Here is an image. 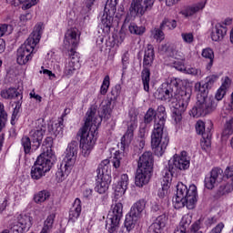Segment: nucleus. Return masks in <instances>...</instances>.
I'll list each match as a JSON object with an SVG mask.
<instances>
[{"instance_id":"f257e3e1","label":"nucleus","mask_w":233,"mask_h":233,"mask_svg":"<svg viewBox=\"0 0 233 233\" xmlns=\"http://www.w3.org/2000/svg\"><path fill=\"white\" fill-rule=\"evenodd\" d=\"M112 102L108 101L101 107V114L99 116H96L97 108L90 107L86 112V118L83 127L77 132V137H80V148H82V154L85 157L90 156L92 148L96 145V139H97V128L105 119H110V114H112Z\"/></svg>"},{"instance_id":"f03ea898","label":"nucleus","mask_w":233,"mask_h":233,"mask_svg":"<svg viewBox=\"0 0 233 233\" xmlns=\"http://www.w3.org/2000/svg\"><path fill=\"white\" fill-rule=\"evenodd\" d=\"M219 76L216 75L209 76L206 78V83L201 86H196V88H198V101L190 110V116L193 117H205L208 114H212L216 108H218V103L213 96H208V88H212V85L218 81Z\"/></svg>"},{"instance_id":"7ed1b4c3","label":"nucleus","mask_w":233,"mask_h":233,"mask_svg":"<svg viewBox=\"0 0 233 233\" xmlns=\"http://www.w3.org/2000/svg\"><path fill=\"white\" fill-rule=\"evenodd\" d=\"M156 114L158 120H155L154 128L151 133V147L155 156L161 157V156L165 154V150H167L168 143H170L168 132L165 127V123H167V111L165 106H158Z\"/></svg>"},{"instance_id":"20e7f679","label":"nucleus","mask_w":233,"mask_h":233,"mask_svg":"<svg viewBox=\"0 0 233 233\" xmlns=\"http://www.w3.org/2000/svg\"><path fill=\"white\" fill-rule=\"evenodd\" d=\"M174 207L177 209L187 207L188 210H194L198 203V187L191 185L187 187L183 183L177 186V194L173 198Z\"/></svg>"},{"instance_id":"39448f33","label":"nucleus","mask_w":233,"mask_h":233,"mask_svg":"<svg viewBox=\"0 0 233 233\" xmlns=\"http://www.w3.org/2000/svg\"><path fill=\"white\" fill-rule=\"evenodd\" d=\"M64 45L66 48H69L70 45L72 46L69 51L71 60L66 66L64 71L65 76L70 77V76H74V72H76V70H77L80 66L79 59L73 56H76V46L79 45V30L77 28L73 27L66 31L65 35Z\"/></svg>"},{"instance_id":"423d86ee","label":"nucleus","mask_w":233,"mask_h":233,"mask_svg":"<svg viewBox=\"0 0 233 233\" xmlns=\"http://www.w3.org/2000/svg\"><path fill=\"white\" fill-rule=\"evenodd\" d=\"M46 132V124H45L44 119L39 118L35 122V127L32 129L29 133L32 140L28 137H23L21 139V145L24 148V152L25 155L31 154L32 148L34 150H37V148L41 147V143L43 141V137H45Z\"/></svg>"},{"instance_id":"0eeeda50","label":"nucleus","mask_w":233,"mask_h":233,"mask_svg":"<svg viewBox=\"0 0 233 233\" xmlns=\"http://www.w3.org/2000/svg\"><path fill=\"white\" fill-rule=\"evenodd\" d=\"M77 150H79V142L71 141L67 146L64 162L56 174L60 181H64L72 171V167L76 163V157H77Z\"/></svg>"},{"instance_id":"6e6552de","label":"nucleus","mask_w":233,"mask_h":233,"mask_svg":"<svg viewBox=\"0 0 233 233\" xmlns=\"http://www.w3.org/2000/svg\"><path fill=\"white\" fill-rule=\"evenodd\" d=\"M186 152H183L181 156L175 155L170 160H168L167 166L164 169V181L170 183L174 176H177L179 170H187L190 167V160Z\"/></svg>"},{"instance_id":"1a4fd4ad","label":"nucleus","mask_w":233,"mask_h":233,"mask_svg":"<svg viewBox=\"0 0 233 233\" xmlns=\"http://www.w3.org/2000/svg\"><path fill=\"white\" fill-rule=\"evenodd\" d=\"M190 97H192V88L184 87L183 89L177 90V96H175L177 103L174 106L172 114V118L176 123H179L183 119V114L188 107Z\"/></svg>"},{"instance_id":"9d476101","label":"nucleus","mask_w":233,"mask_h":233,"mask_svg":"<svg viewBox=\"0 0 233 233\" xmlns=\"http://www.w3.org/2000/svg\"><path fill=\"white\" fill-rule=\"evenodd\" d=\"M108 165H110V160L104 159L96 169V185L95 190L98 194H105L108 190V187L111 183L110 175L108 174Z\"/></svg>"},{"instance_id":"9b49d317","label":"nucleus","mask_w":233,"mask_h":233,"mask_svg":"<svg viewBox=\"0 0 233 233\" xmlns=\"http://www.w3.org/2000/svg\"><path fill=\"white\" fill-rule=\"evenodd\" d=\"M177 90H179V82L177 78H173L170 82L162 84L161 87L155 93V97L160 101L170 103L177 96Z\"/></svg>"},{"instance_id":"f8f14e48","label":"nucleus","mask_w":233,"mask_h":233,"mask_svg":"<svg viewBox=\"0 0 233 233\" xmlns=\"http://www.w3.org/2000/svg\"><path fill=\"white\" fill-rule=\"evenodd\" d=\"M0 96L3 99H15L19 98L18 101L15 102V106L14 108L12 116H11V125H15V121H17L19 117V112L21 110V106L23 105V94H21L17 89L14 87H9L7 89H3L0 92Z\"/></svg>"},{"instance_id":"ddd939ff","label":"nucleus","mask_w":233,"mask_h":233,"mask_svg":"<svg viewBox=\"0 0 233 233\" xmlns=\"http://www.w3.org/2000/svg\"><path fill=\"white\" fill-rule=\"evenodd\" d=\"M123 218V204L118 202L115 204L113 209L109 211L106 220V228L107 232L114 233L119 228V221Z\"/></svg>"},{"instance_id":"4468645a","label":"nucleus","mask_w":233,"mask_h":233,"mask_svg":"<svg viewBox=\"0 0 233 233\" xmlns=\"http://www.w3.org/2000/svg\"><path fill=\"white\" fill-rule=\"evenodd\" d=\"M52 167H54L53 160L38 157L34 166L31 167L32 179L35 181L41 179L46 172H50Z\"/></svg>"},{"instance_id":"2eb2a0df","label":"nucleus","mask_w":233,"mask_h":233,"mask_svg":"<svg viewBox=\"0 0 233 233\" xmlns=\"http://www.w3.org/2000/svg\"><path fill=\"white\" fill-rule=\"evenodd\" d=\"M116 6L117 0H107L105 5L104 14L101 18L103 31L108 34L110 28L114 26V15H116Z\"/></svg>"},{"instance_id":"dca6fc26","label":"nucleus","mask_w":233,"mask_h":233,"mask_svg":"<svg viewBox=\"0 0 233 233\" xmlns=\"http://www.w3.org/2000/svg\"><path fill=\"white\" fill-rule=\"evenodd\" d=\"M32 38L26 39L25 42L16 51V63L20 66L26 65L31 61L35 44L32 43Z\"/></svg>"},{"instance_id":"f3484780","label":"nucleus","mask_w":233,"mask_h":233,"mask_svg":"<svg viewBox=\"0 0 233 233\" xmlns=\"http://www.w3.org/2000/svg\"><path fill=\"white\" fill-rule=\"evenodd\" d=\"M156 0H133L129 8V12L133 17L137 15H145V12L152 10Z\"/></svg>"},{"instance_id":"a211bd4d","label":"nucleus","mask_w":233,"mask_h":233,"mask_svg":"<svg viewBox=\"0 0 233 233\" xmlns=\"http://www.w3.org/2000/svg\"><path fill=\"white\" fill-rule=\"evenodd\" d=\"M208 128L205 129V123L203 121H198L197 122L196 125V130L197 133L199 136H202L203 141H202V147H207V148H208V147H210V139H212V121H208Z\"/></svg>"},{"instance_id":"6ab92c4d","label":"nucleus","mask_w":233,"mask_h":233,"mask_svg":"<svg viewBox=\"0 0 233 233\" xmlns=\"http://www.w3.org/2000/svg\"><path fill=\"white\" fill-rule=\"evenodd\" d=\"M221 179H223V169L219 167L213 168L210 172V176L206 177L204 180L206 188L212 190Z\"/></svg>"},{"instance_id":"aec40b11","label":"nucleus","mask_w":233,"mask_h":233,"mask_svg":"<svg viewBox=\"0 0 233 233\" xmlns=\"http://www.w3.org/2000/svg\"><path fill=\"white\" fill-rule=\"evenodd\" d=\"M147 172H154V155L150 151L144 152L138 160V167Z\"/></svg>"},{"instance_id":"412c9836","label":"nucleus","mask_w":233,"mask_h":233,"mask_svg":"<svg viewBox=\"0 0 233 233\" xmlns=\"http://www.w3.org/2000/svg\"><path fill=\"white\" fill-rule=\"evenodd\" d=\"M137 128V121L131 120L127 123V129L125 135L121 138V149L125 150L128 147L129 143H132L134 137V130Z\"/></svg>"},{"instance_id":"4be33fe9","label":"nucleus","mask_w":233,"mask_h":233,"mask_svg":"<svg viewBox=\"0 0 233 233\" xmlns=\"http://www.w3.org/2000/svg\"><path fill=\"white\" fill-rule=\"evenodd\" d=\"M54 138L52 137H47L42 144L43 153L39 157H45L46 159H50L51 161H56V156L54 155Z\"/></svg>"},{"instance_id":"5701e85b","label":"nucleus","mask_w":233,"mask_h":233,"mask_svg":"<svg viewBox=\"0 0 233 233\" xmlns=\"http://www.w3.org/2000/svg\"><path fill=\"white\" fill-rule=\"evenodd\" d=\"M150 177H152V172L147 169H140L137 167V175L135 177V185H137V187H143L144 185H148Z\"/></svg>"},{"instance_id":"b1692460","label":"nucleus","mask_w":233,"mask_h":233,"mask_svg":"<svg viewBox=\"0 0 233 233\" xmlns=\"http://www.w3.org/2000/svg\"><path fill=\"white\" fill-rule=\"evenodd\" d=\"M167 215L163 214L158 216L150 225L147 233H161L163 228L167 226Z\"/></svg>"},{"instance_id":"393cba45","label":"nucleus","mask_w":233,"mask_h":233,"mask_svg":"<svg viewBox=\"0 0 233 233\" xmlns=\"http://www.w3.org/2000/svg\"><path fill=\"white\" fill-rule=\"evenodd\" d=\"M128 188V175L123 174L120 181L115 187V198H121L127 192Z\"/></svg>"},{"instance_id":"a878e982","label":"nucleus","mask_w":233,"mask_h":233,"mask_svg":"<svg viewBox=\"0 0 233 233\" xmlns=\"http://www.w3.org/2000/svg\"><path fill=\"white\" fill-rule=\"evenodd\" d=\"M156 54L154 53V46L148 44L144 54L143 68H150L154 65V58Z\"/></svg>"},{"instance_id":"bb28decb","label":"nucleus","mask_w":233,"mask_h":233,"mask_svg":"<svg viewBox=\"0 0 233 233\" xmlns=\"http://www.w3.org/2000/svg\"><path fill=\"white\" fill-rule=\"evenodd\" d=\"M225 35H227V28L221 24H217L211 32L212 41H223Z\"/></svg>"},{"instance_id":"cd10ccee","label":"nucleus","mask_w":233,"mask_h":233,"mask_svg":"<svg viewBox=\"0 0 233 233\" xmlns=\"http://www.w3.org/2000/svg\"><path fill=\"white\" fill-rule=\"evenodd\" d=\"M147 207V201L145 199H140L137 201L132 207L129 211L131 216L134 218H141V216L143 214V210H145V208Z\"/></svg>"},{"instance_id":"c85d7f7f","label":"nucleus","mask_w":233,"mask_h":233,"mask_svg":"<svg viewBox=\"0 0 233 233\" xmlns=\"http://www.w3.org/2000/svg\"><path fill=\"white\" fill-rule=\"evenodd\" d=\"M205 5H207V2H200L188 6L186 10L182 11V15H185V17H190L194 15V14H198L199 10H203V8H205Z\"/></svg>"},{"instance_id":"c756f323","label":"nucleus","mask_w":233,"mask_h":233,"mask_svg":"<svg viewBox=\"0 0 233 233\" xmlns=\"http://www.w3.org/2000/svg\"><path fill=\"white\" fill-rule=\"evenodd\" d=\"M191 223H192V216L190 214H186L182 217V219L177 230H178V232L187 233Z\"/></svg>"},{"instance_id":"7c9ffc66","label":"nucleus","mask_w":233,"mask_h":233,"mask_svg":"<svg viewBox=\"0 0 233 233\" xmlns=\"http://www.w3.org/2000/svg\"><path fill=\"white\" fill-rule=\"evenodd\" d=\"M81 216V199L76 198L73 207L69 211L70 219H77Z\"/></svg>"},{"instance_id":"2f4dec72","label":"nucleus","mask_w":233,"mask_h":233,"mask_svg":"<svg viewBox=\"0 0 233 233\" xmlns=\"http://www.w3.org/2000/svg\"><path fill=\"white\" fill-rule=\"evenodd\" d=\"M43 35V24H37L35 30L30 35L27 39H31V43L37 46V43L41 41V35Z\"/></svg>"},{"instance_id":"473e14b6","label":"nucleus","mask_w":233,"mask_h":233,"mask_svg":"<svg viewBox=\"0 0 233 233\" xmlns=\"http://www.w3.org/2000/svg\"><path fill=\"white\" fill-rule=\"evenodd\" d=\"M141 79H142L145 92H149V90H150V69L148 67H143V70L141 72Z\"/></svg>"},{"instance_id":"72a5a7b5","label":"nucleus","mask_w":233,"mask_h":233,"mask_svg":"<svg viewBox=\"0 0 233 233\" xmlns=\"http://www.w3.org/2000/svg\"><path fill=\"white\" fill-rule=\"evenodd\" d=\"M47 199H50V191L46 189L39 191L34 196V201L35 203H37V205L45 203V201H47Z\"/></svg>"},{"instance_id":"f704fd0d","label":"nucleus","mask_w":233,"mask_h":233,"mask_svg":"<svg viewBox=\"0 0 233 233\" xmlns=\"http://www.w3.org/2000/svg\"><path fill=\"white\" fill-rule=\"evenodd\" d=\"M138 219L139 218L137 217H134L130 213H128L126 216L125 228H127V232H130V230H133V228H136V223H137Z\"/></svg>"},{"instance_id":"c9c22d12","label":"nucleus","mask_w":233,"mask_h":233,"mask_svg":"<svg viewBox=\"0 0 233 233\" xmlns=\"http://www.w3.org/2000/svg\"><path fill=\"white\" fill-rule=\"evenodd\" d=\"M18 224L21 227V230H28L32 227V218L28 215H21Z\"/></svg>"},{"instance_id":"e433bc0d","label":"nucleus","mask_w":233,"mask_h":233,"mask_svg":"<svg viewBox=\"0 0 233 233\" xmlns=\"http://www.w3.org/2000/svg\"><path fill=\"white\" fill-rule=\"evenodd\" d=\"M121 94V85L116 84L114 87H112L110 93L107 95V101L116 102L117 101V97H119Z\"/></svg>"},{"instance_id":"4c0bfd02","label":"nucleus","mask_w":233,"mask_h":233,"mask_svg":"<svg viewBox=\"0 0 233 233\" xmlns=\"http://www.w3.org/2000/svg\"><path fill=\"white\" fill-rule=\"evenodd\" d=\"M202 57L209 60L207 65V70H210V68H212V65H214V51L211 48L203 49Z\"/></svg>"},{"instance_id":"58836bf2","label":"nucleus","mask_w":233,"mask_h":233,"mask_svg":"<svg viewBox=\"0 0 233 233\" xmlns=\"http://www.w3.org/2000/svg\"><path fill=\"white\" fill-rule=\"evenodd\" d=\"M177 26V21L167 17H165L160 24L161 30H165V28H167V30H174Z\"/></svg>"},{"instance_id":"ea45409f","label":"nucleus","mask_w":233,"mask_h":233,"mask_svg":"<svg viewBox=\"0 0 233 233\" xmlns=\"http://www.w3.org/2000/svg\"><path fill=\"white\" fill-rule=\"evenodd\" d=\"M6 121H8V114L5 111V105L0 103V132H3V128L6 127Z\"/></svg>"},{"instance_id":"a19ab883","label":"nucleus","mask_w":233,"mask_h":233,"mask_svg":"<svg viewBox=\"0 0 233 233\" xmlns=\"http://www.w3.org/2000/svg\"><path fill=\"white\" fill-rule=\"evenodd\" d=\"M128 30L130 34H134L135 35H143V34L147 32V28L145 26H137V25L136 24H130L128 26Z\"/></svg>"},{"instance_id":"79ce46f5","label":"nucleus","mask_w":233,"mask_h":233,"mask_svg":"<svg viewBox=\"0 0 233 233\" xmlns=\"http://www.w3.org/2000/svg\"><path fill=\"white\" fill-rule=\"evenodd\" d=\"M157 117V113H156V110L152 107H150L147 113L145 114V116H144V124L146 125H150V123H152V121H156V118Z\"/></svg>"},{"instance_id":"37998d69","label":"nucleus","mask_w":233,"mask_h":233,"mask_svg":"<svg viewBox=\"0 0 233 233\" xmlns=\"http://www.w3.org/2000/svg\"><path fill=\"white\" fill-rule=\"evenodd\" d=\"M159 54H167V52H171L170 56H174V52H176V48L174 46H170V44H161L158 46Z\"/></svg>"},{"instance_id":"c03bdc74","label":"nucleus","mask_w":233,"mask_h":233,"mask_svg":"<svg viewBox=\"0 0 233 233\" xmlns=\"http://www.w3.org/2000/svg\"><path fill=\"white\" fill-rule=\"evenodd\" d=\"M23 3H26L24 5L23 8H25V10H28L35 5H37V0H15L14 5L19 6V5H22Z\"/></svg>"},{"instance_id":"a18cd8bd","label":"nucleus","mask_w":233,"mask_h":233,"mask_svg":"<svg viewBox=\"0 0 233 233\" xmlns=\"http://www.w3.org/2000/svg\"><path fill=\"white\" fill-rule=\"evenodd\" d=\"M163 30L165 29H161V25H159V28H155L152 31L154 39H156L158 43H161V41L165 39V33Z\"/></svg>"},{"instance_id":"49530a36","label":"nucleus","mask_w":233,"mask_h":233,"mask_svg":"<svg viewBox=\"0 0 233 233\" xmlns=\"http://www.w3.org/2000/svg\"><path fill=\"white\" fill-rule=\"evenodd\" d=\"M109 87H110V76H106L103 80L102 86L100 87L101 96H106V92H108Z\"/></svg>"},{"instance_id":"de8ad7c7","label":"nucleus","mask_w":233,"mask_h":233,"mask_svg":"<svg viewBox=\"0 0 233 233\" xmlns=\"http://www.w3.org/2000/svg\"><path fill=\"white\" fill-rule=\"evenodd\" d=\"M233 191V184H224L221 185L218 188L219 196H225V194H230Z\"/></svg>"},{"instance_id":"09e8293b","label":"nucleus","mask_w":233,"mask_h":233,"mask_svg":"<svg viewBox=\"0 0 233 233\" xmlns=\"http://www.w3.org/2000/svg\"><path fill=\"white\" fill-rule=\"evenodd\" d=\"M233 134V117L228 120L224 127L223 136H232Z\"/></svg>"},{"instance_id":"8fccbe9b","label":"nucleus","mask_w":233,"mask_h":233,"mask_svg":"<svg viewBox=\"0 0 233 233\" xmlns=\"http://www.w3.org/2000/svg\"><path fill=\"white\" fill-rule=\"evenodd\" d=\"M227 95V91H225V89H222L221 87H219L215 95V102L217 103L218 106V102L221 101V99H223V97H225V96Z\"/></svg>"},{"instance_id":"3c124183","label":"nucleus","mask_w":233,"mask_h":233,"mask_svg":"<svg viewBox=\"0 0 233 233\" xmlns=\"http://www.w3.org/2000/svg\"><path fill=\"white\" fill-rule=\"evenodd\" d=\"M181 37L184 43H187L188 45L194 43V35L192 33H182Z\"/></svg>"},{"instance_id":"603ef678","label":"nucleus","mask_w":233,"mask_h":233,"mask_svg":"<svg viewBox=\"0 0 233 233\" xmlns=\"http://www.w3.org/2000/svg\"><path fill=\"white\" fill-rule=\"evenodd\" d=\"M231 83L232 81L230 80V78L228 76H225L224 78H222V85L220 86V88L227 92L230 88Z\"/></svg>"},{"instance_id":"864d4df0","label":"nucleus","mask_w":233,"mask_h":233,"mask_svg":"<svg viewBox=\"0 0 233 233\" xmlns=\"http://www.w3.org/2000/svg\"><path fill=\"white\" fill-rule=\"evenodd\" d=\"M56 219V215L52 214L47 217V218L44 222V226L48 227L49 228H53L54 221Z\"/></svg>"},{"instance_id":"5fc2aeb1","label":"nucleus","mask_w":233,"mask_h":233,"mask_svg":"<svg viewBox=\"0 0 233 233\" xmlns=\"http://www.w3.org/2000/svg\"><path fill=\"white\" fill-rule=\"evenodd\" d=\"M199 228H201V221L197 220L195 223L191 225L190 232L191 233H203L199 231Z\"/></svg>"},{"instance_id":"6e6d98bb","label":"nucleus","mask_w":233,"mask_h":233,"mask_svg":"<svg viewBox=\"0 0 233 233\" xmlns=\"http://www.w3.org/2000/svg\"><path fill=\"white\" fill-rule=\"evenodd\" d=\"M186 74H189V76H195L198 77L201 76V69H198L196 67H189L186 69Z\"/></svg>"},{"instance_id":"4d7b16f0","label":"nucleus","mask_w":233,"mask_h":233,"mask_svg":"<svg viewBox=\"0 0 233 233\" xmlns=\"http://www.w3.org/2000/svg\"><path fill=\"white\" fill-rule=\"evenodd\" d=\"M147 124L142 123L140 125L139 132H138V137H141V139L145 138L147 132Z\"/></svg>"},{"instance_id":"13d9d810","label":"nucleus","mask_w":233,"mask_h":233,"mask_svg":"<svg viewBox=\"0 0 233 233\" xmlns=\"http://www.w3.org/2000/svg\"><path fill=\"white\" fill-rule=\"evenodd\" d=\"M56 130L54 131L55 136H62L63 135V119L58 122V124L55 125Z\"/></svg>"},{"instance_id":"bf43d9fd","label":"nucleus","mask_w":233,"mask_h":233,"mask_svg":"<svg viewBox=\"0 0 233 233\" xmlns=\"http://www.w3.org/2000/svg\"><path fill=\"white\" fill-rule=\"evenodd\" d=\"M121 157H119V152H116L115 153V157L113 158V167L115 168H119V167H121V161H120Z\"/></svg>"},{"instance_id":"052dcab7","label":"nucleus","mask_w":233,"mask_h":233,"mask_svg":"<svg viewBox=\"0 0 233 233\" xmlns=\"http://www.w3.org/2000/svg\"><path fill=\"white\" fill-rule=\"evenodd\" d=\"M130 57L128 56V52H126L123 56H122V66H123V70H127V66H128V61H129Z\"/></svg>"},{"instance_id":"680f3d73","label":"nucleus","mask_w":233,"mask_h":233,"mask_svg":"<svg viewBox=\"0 0 233 233\" xmlns=\"http://www.w3.org/2000/svg\"><path fill=\"white\" fill-rule=\"evenodd\" d=\"M32 19V14L26 13L25 15H20V21L21 23H26V21H30Z\"/></svg>"},{"instance_id":"e2e57ef3","label":"nucleus","mask_w":233,"mask_h":233,"mask_svg":"<svg viewBox=\"0 0 233 233\" xmlns=\"http://www.w3.org/2000/svg\"><path fill=\"white\" fill-rule=\"evenodd\" d=\"M127 37V34L125 32L120 31L117 35V43H123L125 41V38Z\"/></svg>"},{"instance_id":"0e129e2a","label":"nucleus","mask_w":233,"mask_h":233,"mask_svg":"<svg viewBox=\"0 0 233 233\" xmlns=\"http://www.w3.org/2000/svg\"><path fill=\"white\" fill-rule=\"evenodd\" d=\"M7 30H8V25L6 24L0 25V37H3V35L6 34Z\"/></svg>"},{"instance_id":"69168bd1","label":"nucleus","mask_w":233,"mask_h":233,"mask_svg":"<svg viewBox=\"0 0 233 233\" xmlns=\"http://www.w3.org/2000/svg\"><path fill=\"white\" fill-rule=\"evenodd\" d=\"M215 223H218V218H216V217L209 218L206 221V225L208 227H212V225H215Z\"/></svg>"},{"instance_id":"338daca9","label":"nucleus","mask_w":233,"mask_h":233,"mask_svg":"<svg viewBox=\"0 0 233 233\" xmlns=\"http://www.w3.org/2000/svg\"><path fill=\"white\" fill-rule=\"evenodd\" d=\"M174 68H176V70H178L179 72H183V70H185V65L175 62Z\"/></svg>"},{"instance_id":"774afa93","label":"nucleus","mask_w":233,"mask_h":233,"mask_svg":"<svg viewBox=\"0 0 233 233\" xmlns=\"http://www.w3.org/2000/svg\"><path fill=\"white\" fill-rule=\"evenodd\" d=\"M6 50V42L4 39L0 38V54H3Z\"/></svg>"}]
</instances>
